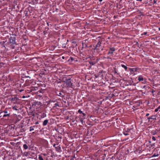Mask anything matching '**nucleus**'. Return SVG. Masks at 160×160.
<instances>
[{
	"label": "nucleus",
	"instance_id": "obj_1",
	"mask_svg": "<svg viewBox=\"0 0 160 160\" xmlns=\"http://www.w3.org/2000/svg\"><path fill=\"white\" fill-rule=\"evenodd\" d=\"M101 42L99 41L96 44L94 48V50H96L98 52L103 50V48L101 46Z\"/></svg>",
	"mask_w": 160,
	"mask_h": 160
},
{
	"label": "nucleus",
	"instance_id": "obj_2",
	"mask_svg": "<svg viewBox=\"0 0 160 160\" xmlns=\"http://www.w3.org/2000/svg\"><path fill=\"white\" fill-rule=\"evenodd\" d=\"M139 82H141L142 84H145L147 82V79L142 75H139L136 78Z\"/></svg>",
	"mask_w": 160,
	"mask_h": 160
},
{
	"label": "nucleus",
	"instance_id": "obj_3",
	"mask_svg": "<svg viewBox=\"0 0 160 160\" xmlns=\"http://www.w3.org/2000/svg\"><path fill=\"white\" fill-rule=\"evenodd\" d=\"M81 122H82V124L83 125L85 124V121H84V120L86 119L87 118L86 115L82 112L81 111Z\"/></svg>",
	"mask_w": 160,
	"mask_h": 160
},
{
	"label": "nucleus",
	"instance_id": "obj_4",
	"mask_svg": "<svg viewBox=\"0 0 160 160\" xmlns=\"http://www.w3.org/2000/svg\"><path fill=\"white\" fill-rule=\"evenodd\" d=\"M64 82L66 83L68 87H71L72 86V83L71 82V79H66Z\"/></svg>",
	"mask_w": 160,
	"mask_h": 160
},
{
	"label": "nucleus",
	"instance_id": "obj_5",
	"mask_svg": "<svg viewBox=\"0 0 160 160\" xmlns=\"http://www.w3.org/2000/svg\"><path fill=\"white\" fill-rule=\"evenodd\" d=\"M3 112L5 113V114H4L3 115V117H9L10 112V111L9 110L6 109H5Z\"/></svg>",
	"mask_w": 160,
	"mask_h": 160
},
{
	"label": "nucleus",
	"instance_id": "obj_6",
	"mask_svg": "<svg viewBox=\"0 0 160 160\" xmlns=\"http://www.w3.org/2000/svg\"><path fill=\"white\" fill-rule=\"evenodd\" d=\"M87 40L86 39L82 42V50H83L84 48H85L87 47Z\"/></svg>",
	"mask_w": 160,
	"mask_h": 160
},
{
	"label": "nucleus",
	"instance_id": "obj_7",
	"mask_svg": "<svg viewBox=\"0 0 160 160\" xmlns=\"http://www.w3.org/2000/svg\"><path fill=\"white\" fill-rule=\"evenodd\" d=\"M115 51V49L114 48H110L109 51L108 52V55L110 54H112Z\"/></svg>",
	"mask_w": 160,
	"mask_h": 160
},
{
	"label": "nucleus",
	"instance_id": "obj_8",
	"mask_svg": "<svg viewBox=\"0 0 160 160\" xmlns=\"http://www.w3.org/2000/svg\"><path fill=\"white\" fill-rule=\"evenodd\" d=\"M57 95L58 96L61 97L62 98L64 97L65 94L63 92H59L57 93Z\"/></svg>",
	"mask_w": 160,
	"mask_h": 160
},
{
	"label": "nucleus",
	"instance_id": "obj_9",
	"mask_svg": "<svg viewBox=\"0 0 160 160\" xmlns=\"http://www.w3.org/2000/svg\"><path fill=\"white\" fill-rule=\"evenodd\" d=\"M19 100V99L17 97L13 98L11 99V101L13 102L14 103H16Z\"/></svg>",
	"mask_w": 160,
	"mask_h": 160
},
{
	"label": "nucleus",
	"instance_id": "obj_10",
	"mask_svg": "<svg viewBox=\"0 0 160 160\" xmlns=\"http://www.w3.org/2000/svg\"><path fill=\"white\" fill-rule=\"evenodd\" d=\"M129 69L130 71L132 72H137V71L139 69V68H129Z\"/></svg>",
	"mask_w": 160,
	"mask_h": 160
},
{
	"label": "nucleus",
	"instance_id": "obj_11",
	"mask_svg": "<svg viewBox=\"0 0 160 160\" xmlns=\"http://www.w3.org/2000/svg\"><path fill=\"white\" fill-rule=\"evenodd\" d=\"M10 42L12 44H15V38H12V37H11L10 38Z\"/></svg>",
	"mask_w": 160,
	"mask_h": 160
},
{
	"label": "nucleus",
	"instance_id": "obj_12",
	"mask_svg": "<svg viewBox=\"0 0 160 160\" xmlns=\"http://www.w3.org/2000/svg\"><path fill=\"white\" fill-rule=\"evenodd\" d=\"M98 62L97 59L96 61H89V63L91 65H93L95 64Z\"/></svg>",
	"mask_w": 160,
	"mask_h": 160
},
{
	"label": "nucleus",
	"instance_id": "obj_13",
	"mask_svg": "<svg viewBox=\"0 0 160 160\" xmlns=\"http://www.w3.org/2000/svg\"><path fill=\"white\" fill-rule=\"evenodd\" d=\"M149 120L150 119H153V120H156V117L154 115H152V116L151 117H149L148 118H147Z\"/></svg>",
	"mask_w": 160,
	"mask_h": 160
},
{
	"label": "nucleus",
	"instance_id": "obj_14",
	"mask_svg": "<svg viewBox=\"0 0 160 160\" xmlns=\"http://www.w3.org/2000/svg\"><path fill=\"white\" fill-rule=\"evenodd\" d=\"M48 119L45 120L43 122L42 125L43 126H45L47 125L48 123Z\"/></svg>",
	"mask_w": 160,
	"mask_h": 160
},
{
	"label": "nucleus",
	"instance_id": "obj_15",
	"mask_svg": "<svg viewBox=\"0 0 160 160\" xmlns=\"http://www.w3.org/2000/svg\"><path fill=\"white\" fill-rule=\"evenodd\" d=\"M123 134L125 136H127L128 135H129V134L124 129L123 132Z\"/></svg>",
	"mask_w": 160,
	"mask_h": 160
},
{
	"label": "nucleus",
	"instance_id": "obj_16",
	"mask_svg": "<svg viewBox=\"0 0 160 160\" xmlns=\"http://www.w3.org/2000/svg\"><path fill=\"white\" fill-rule=\"evenodd\" d=\"M82 53L81 52V55H80V56L81 57H82V58H83V61L84 62H87L86 60L87 59V57L86 56H85V57H83L82 56Z\"/></svg>",
	"mask_w": 160,
	"mask_h": 160
},
{
	"label": "nucleus",
	"instance_id": "obj_17",
	"mask_svg": "<svg viewBox=\"0 0 160 160\" xmlns=\"http://www.w3.org/2000/svg\"><path fill=\"white\" fill-rule=\"evenodd\" d=\"M45 30L43 32V34L44 35H46L47 34V31L48 30V28H46L45 29Z\"/></svg>",
	"mask_w": 160,
	"mask_h": 160
},
{
	"label": "nucleus",
	"instance_id": "obj_18",
	"mask_svg": "<svg viewBox=\"0 0 160 160\" xmlns=\"http://www.w3.org/2000/svg\"><path fill=\"white\" fill-rule=\"evenodd\" d=\"M35 127H37V126H32H32L30 127V128L29 131H32L34 130V128H35Z\"/></svg>",
	"mask_w": 160,
	"mask_h": 160
},
{
	"label": "nucleus",
	"instance_id": "obj_19",
	"mask_svg": "<svg viewBox=\"0 0 160 160\" xmlns=\"http://www.w3.org/2000/svg\"><path fill=\"white\" fill-rule=\"evenodd\" d=\"M55 148H56V150L58 152H59L61 149V147L59 146L55 147Z\"/></svg>",
	"mask_w": 160,
	"mask_h": 160
},
{
	"label": "nucleus",
	"instance_id": "obj_20",
	"mask_svg": "<svg viewBox=\"0 0 160 160\" xmlns=\"http://www.w3.org/2000/svg\"><path fill=\"white\" fill-rule=\"evenodd\" d=\"M121 66H122V67L123 68H124V69H125V70L126 71H127V69H128V67L122 64V65H121Z\"/></svg>",
	"mask_w": 160,
	"mask_h": 160
},
{
	"label": "nucleus",
	"instance_id": "obj_21",
	"mask_svg": "<svg viewBox=\"0 0 160 160\" xmlns=\"http://www.w3.org/2000/svg\"><path fill=\"white\" fill-rule=\"evenodd\" d=\"M39 160H43V158L40 155H38Z\"/></svg>",
	"mask_w": 160,
	"mask_h": 160
},
{
	"label": "nucleus",
	"instance_id": "obj_22",
	"mask_svg": "<svg viewBox=\"0 0 160 160\" xmlns=\"http://www.w3.org/2000/svg\"><path fill=\"white\" fill-rule=\"evenodd\" d=\"M23 147L25 149H27L28 148V146L26 144H25L23 145Z\"/></svg>",
	"mask_w": 160,
	"mask_h": 160
},
{
	"label": "nucleus",
	"instance_id": "obj_23",
	"mask_svg": "<svg viewBox=\"0 0 160 160\" xmlns=\"http://www.w3.org/2000/svg\"><path fill=\"white\" fill-rule=\"evenodd\" d=\"M149 87L147 86H144L143 87V88L144 89L146 90H148L149 89Z\"/></svg>",
	"mask_w": 160,
	"mask_h": 160
},
{
	"label": "nucleus",
	"instance_id": "obj_24",
	"mask_svg": "<svg viewBox=\"0 0 160 160\" xmlns=\"http://www.w3.org/2000/svg\"><path fill=\"white\" fill-rule=\"evenodd\" d=\"M124 130H126L129 133L130 132V130H131V129L127 128V129H125Z\"/></svg>",
	"mask_w": 160,
	"mask_h": 160
},
{
	"label": "nucleus",
	"instance_id": "obj_25",
	"mask_svg": "<svg viewBox=\"0 0 160 160\" xmlns=\"http://www.w3.org/2000/svg\"><path fill=\"white\" fill-rule=\"evenodd\" d=\"M34 103L35 105H36V104L41 105V103L40 102H34Z\"/></svg>",
	"mask_w": 160,
	"mask_h": 160
},
{
	"label": "nucleus",
	"instance_id": "obj_26",
	"mask_svg": "<svg viewBox=\"0 0 160 160\" xmlns=\"http://www.w3.org/2000/svg\"><path fill=\"white\" fill-rule=\"evenodd\" d=\"M157 133V132L156 131H153L152 132V134L153 135H155Z\"/></svg>",
	"mask_w": 160,
	"mask_h": 160
},
{
	"label": "nucleus",
	"instance_id": "obj_27",
	"mask_svg": "<svg viewBox=\"0 0 160 160\" xmlns=\"http://www.w3.org/2000/svg\"><path fill=\"white\" fill-rule=\"evenodd\" d=\"M90 61H96V60H95V59L94 58L92 57H90Z\"/></svg>",
	"mask_w": 160,
	"mask_h": 160
},
{
	"label": "nucleus",
	"instance_id": "obj_28",
	"mask_svg": "<svg viewBox=\"0 0 160 160\" xmlns=\"http://www.w3.org/2000/svg\"><path fill=\"white\" fill-rule=\"evenodd\" d=\"M69 61H71V62H72L73 60H74V59L72 57H70L69 59L68 60Z\"/></svg>",
	"mask_w": 160,
	"mask_h": 160
},
{
	"label": "nucleus",
	"instance_id": "obj_29",
	"mask_svg": "<svg viewBox=\"0 0 160 160\" xmlns=\"http://www.w3.org/2000/svg\"><path fill=\"white\" fill-rule=\"evenodd\" d=\"M12 108L13 110H15L16 111H18V109L16 107H13Z\"/></svg>",
	"mask_w": 160,
	"mask_h": 160
},
{
	"label": "nucleus",
	"instance_id": "obj_30",
	"mask_svg": "<svg viewBox=\"0 0 160 160\" xmlns=\"http://www.w3.org/2000/svg\"><path fill=\"white\" fill-rule=\"evenodd\" d=\"M57 106H59L58 103H56L55 104V106H54V107H56Z\"/></svg>",
	"mask_w": 160,
	"mask_h": 160
},
{
	"label": "nucleus",
	"instance_id": "obj_31",
	"mask_svg": "<svg viewBox=\"0 0 160 160\" xmlns=\"http://www.w3.org/2000/svg\"><path fill=\"white\" fill-rule=\"evenodd\" d=\"M46 115L45 113H42V117H43V118L46 117Z\"/></svg>",
	"mask_w": 160,
	"mask_h": 160
},
{
	"label": "nucleus",
	"instance_id": "obj_32",
	"mask_svg": "<svg viewBox=\"0 0 160 160\" xmlns=\"http://www.w3.org/2000/svg\"><path fill=\"white\" fill-rule=\"evenodd\" d=\"M158 154H157V155H156L155 154H154L153 156H152V157H158Z\"/></svg>",
	"mask_w": 160,
	"mask_h": 160
},
{
	"label": "nucleus",
	"instance_id": "obj_33",
	"mask_svg": "<svg viewBox=\"0 0 160 160\" xmlns=\"http://www.w3.org/2000/svg\"><path fill=\"white\" fill-rule=\"evenodd\" d=\"M147 33V32H143V33L141 35H146Z\"/></svg>",
	"mask_w": 160,
	"mask_h": 160
},
{
	"label": "nucleus",
	"instance_id": "obj_34",
	"mask_svg": "<svg viewBox=\"0 0 160 160\" xmlns=\"http://www.w3.org/2000/svg\"><path fill=\"white\" fill-rule=\"evenodd\" d=\"M152 139L154 140V141H155L156 140V139L155 138V137H154V136H153L152 138Z\"/></svg>",
	"mask_w": 160,
	"mask_h": 160
},
{
	"label": "nucleus",
	"instance_id": "obj_35",
	"mask_svg": "<svg viewBox=\"0 0 160 160\" xmlns=\"http://www.w3.org/2000/svg\"><path fill=\"white\" fill-rule=\"evenodd\" d=\"M103 156H102L103 157V159H104L105 157H106V154L105 153H104L103 154Z\"/></svg>",
	"mask_w": 160,
	"mask_h": 160
},
{
	"label": "nucleus",
	"instance_id": "obj_36",
	"mask_svg": "<svg viewBox=\"0 0 160 160\" xmlns=\"http://www.w3.org/2000/svg\"><path fill=\"white\" fill-rule=\"evenodd\" d=\"M136 83H131L130 84V85H132L133 86H135L136 85Z\"/></svg>",
	"mask_w": 160,
	"mask_h": 160
},
{
	"label": "nucleus",
	"instance_id": "obj_37",
	"mask_svg": "<svg viewBox=\"0 0 160 160\" xmlns=\"http://www.w3.org/2000/svg\"><path fill=\"white\" fill-rule=\"evenodd\" d=\"M31 115H32V116H33V117H34V116H35L34 113H33L32 112L31 114Z\"/></svg>",
	"mask_w": 160,
	"mask_h": 160
},
{
	"label": "nucleus",
	"instance_id": "obj_38",
	"mask_svg": "<svg viewBox=\"0 0 160 160\" xmlns=\"http://www.w3.org/2000/svg\"><path fill=\"white\" fill-rule=\"evenodd\" d=\"M158 109L157 108L155 109L154 111H155V112H157L158 111Z\"/></svg>",
	"mask_w": 160,
	"mask_h": 160
},
{
	"label": "nucleus",
	"instance_id": "obj_39",
	"mask_svg": "<svg viewBox=\"0 0 160 160\" xmlns=\"http://www.w3.org/2000/svg\"><path fill=\"white\" fill-rule=\"evenodd\" d=\"M156 2H157V1L156 0H153L154 4L156 3Z\"/></svg>",
	"mask_w": 160,
	"mask_h": 160
},
{
	"label": "nucleus",
	"instance_id": "obj_40",
	"mask_svg": "<svg viewBox=\"0 0 160 160\" xmlns=\"http://www.w3.org/2000/svg\"><path fill=\"white\" fill-rule=\"evenodd\" d=\"M41 154L42 155H43L44 156H46L47 155L46 154V153H41Z\"/></svg>",
	"mask_w": 160,
	"mask_h": 160
},
{
	"label": "nucleus",
	"instance_id": "obj_41",
	"mask_svg": "<svg viewBox=\"0 0 160 160\" xmlns=\"http://www.w3.org/2000/svg\"><path fill=\"white\" fill-rule=\"evenodd\" d=\"M149 115V113H147L146 114V116H148Z\"/></svg>",
	"mask_w": 160,
	"mask_h": 160
},
{
	"label": "nucleus",
	"instance_id": "obj_42",
	"mask_svg": "<svg viewBox=\"0 0 160 160\" xmlns=\"http://www.w3.org/2000/svg\"><path fill=\"white\" fill-rule=\"evenodd\" d=\"M24 90L23 89H21L19 90V92H22V91H23Z\"/></svg>",
	"mask_w": 160,
	"mask_h": 160
},
{
	"label": "nucleus",
	"instance_id": "obj_43",
	"mask_svg": "<svg viewBox=\"0 0 160 160\" xmlns=\"http://www.w3.org/2000/svg\"><path fill=\"white\" fill-rule=\"evenodd\" d=\"M56 145L55 144H54L53 145V146L55 148V147H56L57 146H56Z\"/></svg>",
	"mask_w": 160,
	"mask_h": 160
},
{
	"label": "nucleus",
	"instance_id": "obj_44",
	"mask_svg": "<svg viewBox=\"0 0 160 160\" xmlns=\"http://www.w3.org/2000/svg\"><path fill=\"white\" fill-rule=\"evenodd\" d=\"M38 123V121L36 122L35 123V124H37Z\"/></svg>",
	"mask_w": 160,
	"mask_h": 160
},
{
	"label": "nucleus",
	"instance_id": "obj_45",
	"mask_svg": "<svg viewBox=\"0 0 160 160\" xmlns=\"http://www.w3.org/2000/svg\"><path fill=\"white\" fill-rule=\"evenodd\" d=\"M80 109H79V110H78V113H80Z\"/></svg>",
	"mask_w": 160,
	"mask_h": 160
},
{
	"label": "nucleus",
	"instance_id": "obj_46",
	"mask_svg": "<svg viewBox=\"0 0 160 160\" xmlns=\"http://www.w3.org/2000/svg\"><path fill=\"white\" fill-rule=\"evenodd\" d=\"M4 64V63L2 62H0V64Z\"/></svg>",
	"mask_w": 160,
	"mask_h": 160
},
{
	"label": "nucleus",
	"instance_id": "obj_47",
	"mask_svg": "<svg viewBox=\"0 0 160 160\" xmlns=\"http://www.w3.org/2000/svg\"><path fill=\"white\" fill-rule=\"evenodd\" d=\"M154 92H155L154 91L152 90V93H153Z\"/></svg>",
	"mask_w": 160,
	"mask_h": 160
},
{
	"label": "nucleus",
	"instance_id": "obj_48",
	"mask_svg": "<svg viewBox=\"0 0 160 160\" xmlns=\"http://www.w3.org/2000/svg\"><path fill=\"white\" fill-rule=\"evenodd\" d=\"M137 1H142V0H136Z\"/></svg>",
	"mask_w": 160,
	"mask_h": 160
},
{
	"label": "nucleus",
	"instance_id": "obj_49",
	"mask_svg": "<svg viewBox=\"0 0 160 160\" xmlns=\"http://www.w3.org/2000/svg\"><path fill=\"white\" fill-rule=\"evenodd\" d=\"M157 108L159 110V109H160V106H159Z\"/></svg>",
	"mask_w": 160,
	"mask_h": 160
},
{
	"label": "nucleus",
	"instance_id": "obj_50",
	"mask_svg": "<svg viewBox=\"0 0 160 160\" xmlns=\"http://www.w3.org/2000/svg\"><path fill=\"white\" fill-rule=\"evenodd\" d=\"M25 97V96H23L22 97V98H24Z\"/></svg>",
	"mask_w": 160,
	"mask_h": 160
},
{
	"label": "nucleus",
	"instance_id": "obj_51",
	"mask_svg": "<svg viewBox=\"0 0 160 160\" xmlns=\"http://www.w3.org/2000/svg\"><path fill=\"white\" fill-rule=\"evenodd\" d=\"M78 46V44H77V43L75 44V47H76V46Z\"/></svg>",
	"mask_w": 160,
	"mask_h": 160
},
{
	"label": "nucleus",
	"instance_id": "obj_52",
	"mask_svg": "<svg viewBox=\"0 0 160 160\" xmlns=\"http://www.w3.org/2000/svg\"><path fill=\"white\" fill-rule=\"evenodd\" d=\"M26 154H25V155L27 156V154H28V152H26Z\"/></svg>",
	"mask_w": 160,
	"mask_h": 160
},
{
	"label": "nucleus",
	"instance_id": "obj_53",
	"mask_svg": "<svg viewBox=\"0 0 160 160\" xmlns=\"http://www.w3.org/2000/svg\"><path fill=\"white\" fill-rule=\"evenodd\" d=\"M100 2H101L102 1V0H98Z\"/></svg>",
	"mask_w": 160,
	"mask_h": 160
},
{
	"label": "nucleus",
	"instance_id": "obj_54",
	"mask_svg": "<svg viewBox=\"0 0 160 160\" xmlns=\"http://www.w3.org/2000/svg\"><path fill=\"white\" fill-rule=\"evenodd\" d=\"M107 58H110L111 59V58H109V57H108Z\"/></svg>",
	"mask_w": 160,
	"mask_h": 160
},
{
	"label": "nucleus",
	"instance_id": "obj_55",
	"mask_svg": "<svg viewBox=\"0 0 160 160\" xmlns=\"http://www.w3.org/2000/svg\"><path fill=\"white\" fill-rule=\"evenodd\" d=\"M158 30H159V31H160V27H159L158 28Z\"/></svg>",
	"mask_w": 160,
	"mask_h": 160
},
{
	"label": "nucleus",
	"instance_id": "obj_56",
	"mask_svg": "<svg viewBox=\"0 0 160 160\" xmlns=\"http://www.w3.org/2000/svg\"><path fill=\"white\" fill-rule=\"evenodd\" d=\"M47 24H48V25L49 26V24H48V22H47Z\"/></svg>",
	"mask_w": 160,
	"mask_h": 160
},
{
	"label": "nucleus",
	"instance_id": "obj_57",
	"mask_svg": "<svg viewBox=\"0 0 160 160\" xmlns=\"http://www.w3.org/2000/svg\"><path fill=\"white\" fill-rule=\"evenodd\" d=\"M62 58H63V59H64V57H62Z\"/></svg>",
	"mask_w": 160,
	"mask_h": 160
},
{
	"label": "nucleus",
	"instance_id": "obj_58",
	"mask_svg": "<svg viewBox=\"0 0 160 160\" xmlns=\"http://www.w3.org/2000/svg\"><path fill=\"white\" fill-rule=\"evenodd\" d=\"M74 158H75V160H76V158H75V156H74Z\"/></svg>",
	"mask_w": 160,
	"mask_h": 160
},
{
	"label": "nucleus",
	"instance_id": "obj_59",
	"mask_svg": "<svg viewBox=\"0 0 160 160\" xmlns=\"http://www.w3.org/2000/svg\"><path fill=\"white\" fill-rule=\"evenodd\" d=\"M149 143H151V141H149Z\"/></svg>",
	"mask_w": 160,
	"mask_h": 160
},
{
	"label": "nucleus",
	"instance_id": "obj_60",
	"mask_svg": "<svg viewBox=\"0 0 160 160\" xmlns=\"http://www.w3.org/2000/svg\"><path fill=\"white\" fill-rule=\"evenodd\" d=\"M79 47H78V48L79 51Z\"/></svg>",
	"mask_w": 160,
	"mask_h": 160
},
{
	"label": "nucleus",
	"instance_id": "obj_61",
	"mask_svg": "<svg viewBox=\"0 0 160 160\" xmlns=\"http://www.w3.org/2000/svg\"><path fill=\"white\" fill-rule=\"evenodd\" d=\"M82 55H83V56H84V55L83 54H82Z\"/></svg>",
	"mask_w": 160,
	"mask_h": 160
},
{
	"label": "nucleus",
	"instance_id": "obj_62",
	"mask_svg": "<svg viewBox=\"0 0 160 160\" xmlns=\"http://www.w3.org/2000/svg\"><path fill=\"white\" fill-rule=\"evenodd\" d=\"M81 16H82V15H81V16H80L81 18Z\"/></svg>",
	"mask_w": 160,
	"mask_h": 160
},
{
	"label": "nucleus",
	"instance_id": "obj_63",
	"mask_svg": "<svg viewBox=\"0 0 160 160\" xmlns=\"http://www.w3.org/2000/svg\"><path fill=\"white\" fill-rule=\"evenodd\" d=\"M78 152V151H77V152Z\"/></svg>",
	"mask_w": 160,
	"mask_h": 160
},
{
	"label": "nucleus",
	"instance_id": "obj_64",
	"mask_svg": "<svg viewBox=\"0 0 160 160\" xmlns=\"http://www.w3.org/2000/svg\"><path fill=\"white\" fill-rule=\"evenodd\" d=\"M46 160H48V158H46Z\"/></svg>",
	"mask_w": 160,
	"mask_h": 160
}]
</instances>
